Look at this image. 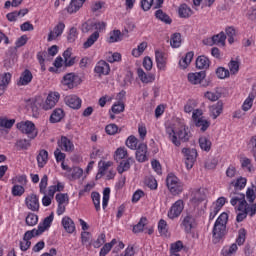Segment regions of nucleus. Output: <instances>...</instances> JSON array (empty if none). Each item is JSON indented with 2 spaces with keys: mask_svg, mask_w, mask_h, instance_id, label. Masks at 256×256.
Instances as JSON below:
<instances>
[{
  "mask_svg": "<svg viewBox=\"0 0 256 256\" xmlns=\"http://www.w3.org/2000/svg\"><path fill=\"white\" fill-rule=\"evenodd\" d=\"M64 102H65V105H67V107H70V109L77 110V109H81L83 100H81V98H79V96L75 94H70L65 96Z\"/></svg>",
  "mask_w": 256,
  "mask_h": 256,
  "instance_id": "22",
  "label": "nucleus"
},
{
  "mask_svg": "<svg viewBox=\"0 0 256 256\" xmlns=\"http://www.w3.org/2000/svg\"><path fill=\"white\" fill-rule=\"evenodd\" d=\"M181 153L184 157L186 169L191 171V169H193V165H195V162L197 161V157L199 156L197 150L191 148H183Z\"/></svg>",
  "mask_w": 256,
  "mask_h": 256,
  "instance_id": "14",
  "label": "nucleus"
},
{
  "mask_svg": "<svg viewBox=\"0 0 256 256\" xmlns=\"http://www.w3.org/2000/svg\"><path fill=\"white\" fill-rule=\"evenodd\" d=\"M61 225L66 233H69L70 235L73 234L74 231H76L75 222L69 216H64L62 218Z\"/></svg>",
  "mask_w": 256,
  "mask_h": 256,
  "instance_id": "28",
  "label": "nucleus"
},
{
  "mask_svg": "<svg viewBox=\"0 0 256 256\" xmlns=\"http://www.w3.org/2000/svg\"><path fill=\"white\" fill-rule=\"evenodd\" d=\"M198 103L197 100L195 99H189L185 104H184V113H188V115L193 114V111H196L195 109L197 107Z\"/></svg>",
  "mask_w": 256,
  "mask_h": 256,
  "instance_id": "49",
  "label": "nucleus"
},
{
  "mask_svg": "<svg viewBox=\"0 0 256 256\" xmlns=\"http://www.w3.org/2000/svg\"><path fill=\"white\" fill-rule=\"evenodd\" d=\"M48 161H49V152H47V150L45 149L40 150L37 155L38 167L40 169H43V167L47 165Z\"/></svg>",
  "mask_w": 256,
  "mask_h": 256,
  "instance_id": "35",
  "label": "nucleus"
},
{
  "mask_svg": "<svg viewBox=\"0 0 256 256\" xmlns=\"http://www.w3.org/2000/svg\"><path fill=\"white\" fill-rule=\"evenodd\" d=\"M81 77L75 73H68L63 76L61 80V85L64 91H69V89H75L81 85Z\"/></svg>",
  "mask_w": 256,
  "mask_h": 256,
  "instance_id": "10",
  "label": "nucleus"
},
{
  "mask_svg": "<svg viewBox=\"0 0 256 256\" xmlns=\"http://www.w3.org/2000/svg\"><path fill=\"white\" fill-rule=\"evenodd\" d=\"M229 220V214L223 212L217 218L213 228V242L219 243L222 237H225L227 231V221Z\"/></svg>",
  "mask_w": 256,
  "mask_h": 256,
  "instance_id": "4",
  "label": "nucleus"
},
{
  "mask_svg": "<svg viewBox=\"0 0 256 256\" xmlns=\"http://www.w3.org/2000/svg\"><path fill=\"white\" fill-rule=\"evenodd\" d=\"M181 229L185 231V233H191L195 227H197V220L193 212H187L183 217L182 222L180 224Z\"/></svg>",
  "mask_w": 256,
  "mask_h": 256,
  "instance_id": "15",
  "label": "nucleus"
},
{
  "mask_svg": "<svg viewBox=\"0 0 256 256\" xmlns=\"http://www.w3.org/2000/svg\"><path fill=\"white\" fill-rule=\"evenodd\" d=\"M53 219V214H50L48 217L44 218V220L38 225L37 229L34 228L32 230L26 231L23 239L26 241H31L33 237H39V235H43L45 231H49V228L53 224Z\"/></svg>",
  "mask_w": 256,
  "mask_h": 256,
  "instance_id": "5",
  "label": "nucleus"
},
{
  "mask_svg": "<svg viewBox=\"0 0 256 256\" xmlns=\"http://www.w3.org/2000/svg\"><path fill=\"white\" fill-rule=\"evenodd\" d=\"M24 204L29 211H33L34 213L39 211V196L33 193L28 194L24 200Z\"/></svg>",
  "mask_w": 256,
  "mask_h": 256,
  "instance_id": "17",
  "label": "nucleus"
},
{
  "mask_svg": "<svg viewBox=\"0 0 256 256\" xmlns=\"http://www.w3.org/2000/svg\"><path fill=\"white\" fill-rule=\"evenodd\" d=\"M58 147H60L62 151H66L67 153H71V151L75 150V145L66 136H62L60 140H58Z\"/></svg>",
  "mask_w": 256,
  "mask_h": 256,
  "instance_id": "27",
  "label": "nucleus"
},
{
  "mask_svg": "<svg viewBox=\"0 0 256 256\" xmlns=\"http://www.w3.org/2000/svg\"><path fill=\"white\" fill-rule=\"evenodd\" d=\"M215 74L218 79H229L231 77V73L229 72V69L220 66L216 69Z\"/></svg>",
  "mask_w": 256,
  "mask_h": 256,
  "instance_id": "50",
  "label": "nucleus"
},
{
  "mask_svg": "<svg viewBox=\"0 0 256 256\" xmlns=\"http://www.w3.org/2000/svg\"><path fill=\"white\" fill-rule=\"evenodd\" d=\"M149 47V44L146 41H143L137 45L136 48H133L131 51L132 57H135L136 59H139L147 51V48Z\"/></svg>",
  "mask_w": 256,
  "mask_h": 256,
  "instance_id": "32",
  "label": "nucleus"
},
{
  "mask_svg": "<svg viewBox=\"0 0 256 256\" xmlns=\"http://www.w3.org/2000/svg\"><path fill=\"white\" fill-rule=\"evenodd\" d=\"M240 165L244 171H247L248 173H253L255 171V167L253 166V162L251 159L247 157H241L240 158Z\"/></svg>",
  "mask_w": 256,
  "mask_h": 256,
  "instance_id": "45",
  "label": "nucleus"
},
{
  "mask_svg": "<svg viewBox=\"0 0 256 256\" xmlns=\"http://www.w3.org/2000/svg\"><path fill=\"white\" fill-rule=\"evenodd\" d=\"M221 113H223V102L222 101H218L216 104L209 106V115L213 119H217V117H219V115H221Z\"/></svg>",
  "mask_w": 256,
  "mask_h": 256,
  "instance_id": "31",
  "label": "nucleus"
},
{
  "mask_svg": "<svg viewBox=\"0 0 256 256\" xmlns=\"http://www.w3.org/2000/svg\"><path fill=\"white\" fill-rule=\"evenodd\" d=\"M91 199H92V203L95 207V210L101 211V194H99L98 192H92Z\"/></svg>",
  "mask_w": 256,
  "mask_h": 256,
  "instance_id": "57",
  "label": "nucleus"
},
{
  "mask_svg": "<svg viewBox=\"0 0 256 256\" xmlns=\"http://www.w3.org/2000/svg\"><path fill=\"white\" fill-rule=\"evenodd\" d=\"M155 15L156 18L159 19V21H162L163 23L170 25L172 21L171 17H169V15H167L165 12H163V10H157Z\"/></svg>",
  "mask_w": 256,
  "mask_h": 256,
  "instance_id": "60",
  "label": "nucleus"
},
{
  "mask_svg": "<svg viewBox=\"0 0 256 256\" xmlns=\"http://www.w3.org/2000/svg\"><path fill=\"white\" fill-rule=\"evenodd\" d=\"M16 127L23 133V135H26L28 139H35L39 135V130L37 129V126H35V123L32 121L26 120L18 122Z\"/></svg>",
  "mask_w": 256,
  "mask_h": 256,
  "instance_id": "7",
  "label": "nucleus"
},
{
  "mask_svg": "<svg viewBox=\"0 0 256 256\" xmlns=\"http://www.w3.org/2000/svg\"><path fill=\"white\" fill-rule=\"evenodd\" d=\"M56 201L58 205H69V195L64 193H59L56 195Z\"/></svg>",
  "mask_w": 256,
  "mask_h": 256,
  "instance_id": "63",
  "label": "nucleus"
},
{
  "mask_svg": "<svg viewBox=\"0 0 256 256\" xmlns=\"http://www.w3.org/2000/svg\"><path fill=\"white\" fill-rule=\"evenodd\" d=\"M127 149L125 147H119L114 152V159L115 161H122V159H127Z\"/></svg>",
  "mask_w": 256,
  "mask_h": 256,
  "instance_id": "54",
  "label": "nucleus"
},
{
  "mask_svg": "<svg viewBox=\"0 0 256 256\" xmlns=\"http://www.w3.org/2000/svg\"><path fill=\"white\" fill-rule=\"evenodd\" d=\"M65 189V184L62 182H57L56 184H53L48 187L47 192L44 194L42 198V205L44 207H49L51 205V202L53 201V197H55V193L61 192Z\"/></svg>",
  "mask_w": 256,
  "mask_h": 256,
  "instance_id": "11",
  "label": "nucleus"
},
{
  "mask_svg": "<svg viewBox=\"0 0 256 256\" xmlns=\"http://www.w3.org/2000/svg\"><path fill=\"white\" fill-rule=\"evenodd\" d=\"M12 75L9 72L0 74V86L7 89L11 84Z\"/></svg>",
  "mask_w": 256,
  "mask_h": 256,
  "instance_id": "51",
  "label": "nucleus"
},
{
  "mask_svg": "<svg viewBox=\"0 0 256 256\" xmlns=\"http://www.w3.org/2000/svg\"><path fill=\"white\" fill-rule=\"evenodd\" d=\"M85 1L87 0H71L69 5L66 7L67 13L73 15V13H77L83 5H85Z\"/></svg>",
  "mask_w": 256,
  "mask_h": 256,
  "instance_id": "29",
  "label": "nucleus"
},
{
  "mask_svg": "<svg viewBox=\"0 0 256 256\" xmlns=\"http://www.w3.org/2000/svg\"><path fill=\"white\" fill-rule=\"evenodd\" d=\"M135 160H133V158H127L126 160H123L119 163V165L117 166V172L120 175H123V173H125L126 171H129V169H131V164L134 163Z\"/></svg>",
  "mask_w": 256,
  "mask_h": 256,
  "instance_id": "40",
  "label": "nucleus"
},
{
  "mask_svg": "<svg viewBox=\"0 0 256 256\" xmlns=\"http://www.w3.org/2000/svg\"><path fill=\"white\" fill-rule=\"evenodd\" d=\"M227 203V198L225 197H219L215 202L212 203L210 207V215H209V220L213 221L215 217H217V214L221 209H223V206Z\"/></svg>",
  "mask_w": 256,
  "mask_h": 256,
  "instance_id": "16",
  "label": "nucleus"
},
{
  "mask_svg": "<svg viewBox=\"0 0 256 256\" xmlns=\"http://www.w3.org/2000/svg\"><path fill=\"white\" fill-rule=\"evenodd\" d=\"M65 117V111L61 108H56L50 115V123H59Z\"/></svg>",
  "mask_w": 256,
  "mask_h": 256,
  "instance_id": "44",
  "label": "nucleus"
},
{
  "mask_svg": "<svg viewBox=\"0 0 256 256\" xmlns=\"http://www.w3.org/2000/svg\"><path fill=\"white\" fill-rule=\"evenodd\" d=\"M31 81H33V74L29 70H24L23 73L20 75L17 85L19 87H23L25 85H29Z\"/></svg>",
  "mask_w": 256,
  "mask_h": 256,
  "instance_id": "33",
  "label": "nucleus"
},
{
  "mask_svg": "<svg viewBox=\"0 0 256 256\" xmlns=\"http://www.w3.org/2000/svg\"><path fill=\"white\" fill-rule=\"evenodd\" d=\"M111 72V67L109 66V63H107L104 60H100L97 62L95 68H94V73L98 75V77H103L105 75H108Z\"/></svg>",
  "mask_w": 256,
  "mask_h": 256,
  "instance_id": "23",
  "label": "nucleus"
},
{
  "mask_svg": "<svg viewBox=\"0 0 256 256\" xmlns=\"http://www.w3.org/2000/svg\"><path fill=\"white\" fill-rule=\"evenodd\" d=\"M231 185H233V187L235 189H245L246 185H247V178L245 177H240L234 181H232Z\"/></svg>",
  "mask_w": 256,
  "mask_h": 256,
  "instance_id": "59",
  "label": "nucleus"
},
{
  "mask_svg": "<svg viewBox=\"0 0 256 256\" xmlns=\"http://www.w3.org/2000/svg\"><path fill=\"white\" fill-rule=\"evenodd\" d=\"M26 225H28V227H35V225H37V223H39V216H37V214L29 212L26 216Z\"/></svg>",
  "mask_w": 256,
  "mask_h": 256,
  "instance_id": "53",
  "label": "nucleus"
},
{
  "mask_svg": "<svg viewBox=\"0 0 256 256\" xmlns=\"http://www.w3.org/2000/svg\"><path fill=\"white\" fill-rule=\"evenodd\" d=\"M12 185H27V176L26 175H17L11 179Z\"/></svg>",
  "mask_w": 256,
  "mask_h": 256,
  "instance_id": "62",
  "label": "nucleus"
},
{
  "mask_svg": "<svg viewBox=\"0 0 256 256\" xmlns=\"http://www.w3.org/2000/svg\"><path fill=\"white\" fill-rule=\"evenodd\" d=\"M55 159L57 163H61L63 171H69V166L65 165V153L61 152L59 149H56L54 152Z\"/></svg>",
  "mask_w": 256,
  "mask_h": 256,
  "instance_id": "46",
  "label": "nucleus"
},
{
  "mask_svg": "<svg viewBox=\"0 0 256 256\" xmlns=\"http://www.w3.org/2000/svg\"><path fill=\"white\" fill-rule=\"evenodd\" d=\"M158 231H159L160 235H162L163 237H167V235L169 233V227L167 226V221L160 220L158 222Z\"/></svg>",
  "mask_w": 256,
  "mask_h": 256,
  "instance_id": "61",
  "label": "nucleus"
},
{
  "mask_svg": "<svg viewBox=\"0 0 256 256\" xmlns=\"http://www.w3.org/2000/svg\"><path fill=\"white\" fill-rule=\"evenodd\" d=\"M148 147L145 143H140L138 145V149L136 150V160L138 163H145V161H149Z\"/></svg>",
  "mask_w": 256,
  "mask_h": 256,
  "instance_id": "24",
  "label": "nucleus"
},
{
  "mask_svg": "<svg viewBox=\"0 0 256 256\" xmlns=\"http://www.w3.org/2000/svg\"><path fill=\"white\" fill-rule=\"evenodd\" d=\"M107 31V22L103 20H88L82 24V33H91L90 36L83 43V49H90V47L99 41L101 33Z\"/></svg>",
  "mask_w": 256,
  "mask_h": 256,
  "instance_id": "3",
  "label": "nucleus"
},
{
  "mask_svg": "<svg viewBox=\"0 0 256 256\" xmlns=\"http://www.w3.org/2000/svg\"><path fill=\"white\" fill-rule=\"evenodd\" d=\"M107 43H119L123 41V33L120 30H112L108 33Z\"/></svg>",
  "mask_w": 256,
  "mask_h": 256,
  "instance_id": "34",
  "label": "nucleus"
},
{
  "mask_svg": "<svg viewBox=\"0 0 256 256\" xmlns=\"http://www.w3.org/2000/svg\"><path fill=\"white\" fill-rule=\"evenodd\" d=\"M134 233H141V231H145L148 235L153 233V225L149 224V220L147 218H141L140 221L133 227Z\"/></svg>",
  "mask_w": 256,
  "mask_h": 256,
  "instance_id": "21",
  "label": "nucleus"
},
{
  "mask_svg": "<svg viewBox=\"0 0 256 256\" xmlns=\"http://www.w3.org/2000/svg\"><path fill=\"white\" fill-rule=\"evenodd\" d=\"M183 211H185V201L183 199H178L170 206L167 212V217L172 221L174 219H179Z\"/></svg>",
  "mask_w": 256,
  "mask_h": 256,
  "instance_id": "13",
  "label": "nucleus"
},
{
  "mask_svg": "<svg viewBox=\"0 0 256 256\" xmlns=\"http://www.w3.org/2000/svg\"><path fill=\"white\" fill-rule=\"evenodd\" d=\"M256 93L255 92H250L248 97L244 100L242 103L241 109L245 113L247 111H251V108L253 107V102L255 101Z\"/></svg>",
  "mask_w": 256,
  "mask_h": 256,
  "instance_id": "38",
  "label": "nucleus"
},
{
  "mask_svg": "<svg viewBox=\"0 0 256 256\" xmlns=\"http://www.w3.org/2000/svg\"><path fill=\"white\" fill-rule=\"evenodd\" d=\"M166 134L169 141L175 145V147H181L182 143H187L191 139V131L185 123L175 120L166 126Z\"/></svg>",
  "mask_w": 256,
  "mask_h": 256,
  "instance_id": "2",
  "label": "nucleus"
},
{
  "mask_svg": "<svg viewBox=\"0 0 256 256\" xmlns=\"http://www.w3.org/2000/svg\"><path fill=\"white\" fill-rule=\"evenodd\" d=\"M137 75L140 81L145 84L154 83L155 81V74L153 73H145V71L141 68L137 70Z\"/></svg>",
  "mask_w": 256,
  "mask_h": 256,
  "instance_id": "30",
  "label": "nucleus"
},
{
  "mask_svg": "<svg viewBox=\"0 0 256 256\" xmlns=\"http://www.w3.org/2000/svg\"><path fill=\"white\" fill-rule=\"evenodd\" d=\"M112 167L113 161L101 160L98 163V173L96 174V179H101V177H104L105 173H107Z\"/></svg>",
  "mask_w": 256,
  "mask_h": 256,
  "instance_id": "26",
  "label": "nucleus"
},
{
  "mask_svg": "<svg viewBox=\"0 0 256 256\" xmlns=\"http://www.w3.org/2000/svg\"><path fill=\"white\" fill-rule=\"evenodd\" d=\"M61 99V94L57 91L48 92L46 99L38 96L27 102L28 111H32L33 117H37L40 111H51L59 100Z\"/></svg>",
  "mask_w": 256,
  "mask_h": 256,
  "instance_id": "1",
  "label": "nucleus"
},
{
  "mask_svg": "<svg viewBox=\"0 0 256 256\" xmlns=\"http://www.w3.org/2000/svg\"><path fill=\"white\" fill-rule=\"evenodd\" d=\"M226 39L227 36L225 35V32H220L219 34H216L211 38L205 39L204 45H209L210 47L213 45H220L221 47H225Z\"/></svg>",
  "mask_w": 256,
  "mask_h": 256,
  "instance_id": "19",
  "label": "nucleus"
},
{
  "mask_svg": "<svg viewBox=\"0 0 256 256\" xmlns=\"http://www.w3.org/2000/svg\"><path fill=\"white\" fill-rule=\"evenodd\" d=\"M230 204L235 207L236 211H245L247 207V201L245 200V194H237L236 196L232 197L230 200Z\"/></svg>",
  "mask_w": 256,
  "mask_h": 256,
  "instance_id": "20",
  "label": "nucleus"
},
{
  "mask_svg": "<svg viewBox=\"0 0 256 256\" xmlns=\"http://www.w3.org/2000/svg\"><path fill=\"white\" fill-rule=\"evenodd\" d=\"M63 31H65V23L59 22L49 31L47 41H57L63 35Z\"/></svg>",
  "mask_w": 256,
  "mask_h": 256,
  "instance_id": "18",
  "label": "nucleus"
},
{
  "mask_svg": "<svg viewBox=\"0 0 256 256\" xmlns=\"http://www.w3.org/2000/svg\"><path fill=\"white\" fill-rule=\"evenodd\" d=\"M186 79L189 85H201V87H209V81L207 79V72L198 71V72H189L186 75Z\"/></svg>",
  "mask_w": 256,
  "mask_h": 256,
  "instance_id": "8",
  "label": "nucleus"
},
{
  "mask_svg": "<svg viewBox=\"0 0 256 256\" xmlns=\"http://www.w3.org/2000/svg\"><path fill=\"white\" fill-rule=\"evenodd\" d=\"M237 244H232L229 247L223 249L222 253L224 256H234L237 253Z\"/></svg>",
  "mask_w": 256,
  "mask_h": 256,
  "instance_id": "64",
  "label": "nucleus"
},
{
  "mask_svg": "<svg viewBox=\"0 0 256 256\" xmlns=\"http://www.w3.org/2000/svg\"><path fill=\"white\" fill-rule=\"evenodd\" d=\"M117 245V239H112L111 242L104 244V246L101 248L99 255L100 256H106L113 247Z\"/></svg>",
  "mask_w": 256,
  "mask_h": 256,
  "instance_id": "52",
  "label": "nucleus"
},
{
  "mask_svg": "<svg viewBox=\"0 0 256 256\" xmlns=\"http://www.w3.org/2000/svg\"><path fill=\"white\" fill-rule=\"evenodd\" d=\"M181 43H183V39L181 38V34L174 33L170 37V45L173 49H179L181 47Z\"/></svg>",
  "mask_w": 256,
  "mask_h": 256,
  "instance_id": "48",
  "label": "nucleus"
},
{
  "mask_svg": "<svg viewBox=\"0 0 256 256\" xmlns=\"http://www.w3.org/2000/svg\"><path fill=\"white\" fill-rule=\"evenodd\" d=\"M193 57H195V53L192 51L185 54L184 57H182L179 61V66L182 69H187L191 65V61H193Z\"/></svg>",
  "mask_w": 256,
  "mask_h": 256,
  "instance_id": "43",
  "label": "nucleus"
},
{
  "mask_svg": "<svg viewBox=\"0 0 256 256\" xmlns=\"http://www.w3.org/2000/svg\"><path fill=\"white\" fill-rule=\"evenodd\" d=\"M138 143H139V140L137 139V137H135L134 135H131L126 140V147H128V149H131L132 151H135L138 149L137 147Z\"/></svg>",
  "mask_w": 256,
  "mask_h": 256,
  "instance_id": "56",
  "label": "nucleus"
},
{
  "mask_svg": "<svg viewBox=\"0 0 256 256\" xmlns=\"http://www.w3.org/2000/svg\"><path fill=\"white\" fill-rule=\"evenodd\" d=\"M183 250V242L177 241L170 246V255H179L180 251Z\"/></svg>",
  "mask_w": 256,
  "mask_h": 256,
  "instance_id": "58",
  "label": "nucleus"
},
{
  "mask_svg": "<svg viewBox=\"0 0 256 256\" xmlns=\"http://www.w3.org/2000/svg\"><path fill=\"white\" fill-rule=\"evenodd\" d=\"M15 125V119H9L7 117L0 118V129H11Z\"/></svg>",
  "mask_w": 256,
  "mask_h": 256,
  "instance_id": "55",
  "label": "nucleus"
},
{
  "mask_svg": "<svg viewBox=\"0 0 256 256\" xmlns=\"http://www.w3.org/2000/svg\"><path fill=\"white\" fill-rule=\"evenodd\" d=\"M239 67H241V62L237 59H232L228 63V71L230 75H237L239 73Z\"/></svg>",
  "mask_w": 256,
  "mask_h": 256,
  "instance_id": "47",
  "label": "nucleus"
},
{
  "mask_svg": "<svg viewBox=\"0 0 256 256\" xmlns=\"http://www.w3.org/2000/svg\"><path fill=\"white\" fill-rule=\"evenodd\" d=\"M199 147L206 153H209L211 151V147L213 143L211 142V139L207 136H201L198 140Z\"/></svg>",
  "mask_w": 256,
  "mask_h": 256,
  "instance_id": "42",
  "label": "nucleus"
},
{
  "mask_svg": "<svg viewBox=\"0 0 256 256\" xmlns=\"http://www.w3.org/2000/svg\"><path fill=\"white\" fill-rule=\"evenodd\" d=\"M211 65V60L205 55L198 56L196 58V69H209Z\"/></svg>",
  "mask_w": 256,
  "mask_h": 256,
  "instance_id": "36",
  "label": "nucleus"
},
{
  "mask_svg": "<svg viewBox=\"0 0 256 256\" xmlns=\"http://www.w3.org/2000/svg\"><path fill=\"white\" fill-rule=\"evenodd\" d=\"M192 121L198 129H200L202 132H205L211 127V121L207 119L205 116H203V110L196 109L192 113Z\"/></svg>",
  "mask_w": 256,
  "mask_h": 256,
  "instance_id": "9",
  "label": "nucleus"
},
{
  "mask_svg": "<svg viewBox=\"0 0 256 256\" xmlns=\"http://www.w3.org/2000/svg\"><path fill=\"white\" fill-rule=\"evenodd\" d=\"M178 15L180 19H189L193 15V10L187 4L178 7Z\"/></svg>",
  "mask_w": 256,
  "mask_h": 256,
  "instance_id": "39",
  "label": "nucleus"
},
{
  "mask_svg": "<svg viewBox=\"0 0 256 256\" xmlns=\"http://www.w3.org/2000/svg\"><path fill=\"white\" fill-rule=\"evenodd\" d=\"M155 59L159 71H165L167 69V55L161 50L155 51Z\"/></svg>",
  "mask_w": 256,
  "mask_h": 256,
  "instance_id": "25",
  "label": "nucleus"
},
{
  "mask_svg": "<svg viewBox=\"0 0 256 256\" xmlns=\"http://www.w3.org/2000/svg\"><path fill=\"white\" fill-rule=\"evenodd\" d=\"M209 196V190L204 187L193 188L190 191V202L194 205H199L204 201H207Z\"/></svg>",
  "mask_w": 256,
  "mask_h": 256,
  "instance_id": "12",
  "label": "nucleus"
},
{
  "mask_svg": "<svg viewBox=\"0 0 256 256\" xmlns=\"http://www.w3.org/2000/svg\"><path fill=\"white\" fill-rule=\"evenodd\" d=\"M123 111H125V104L122 102L114 103L109 111L110 119H115V115H119V113H123Z\"/></svg>",
  "mask_w": 256,
  "mask_h": 256,
  "instance_id": "41",
  "label": "nucleus"
},
{
  "mask_svg": "<svg viewBox=\"0 0 256 256\" xmlns=\"http://www.w3.org/2000/svg\"><path fill=\"white\" fill-rule=\"evenodd\" d=\"M166 187L171 195L174 196L181 195L185 188L183 182H181V180L173 173L168 174L166 178Z\"/></svg>",
  "mask_w": 256,
  "mask_h": 256,
  "instance_id": "6",
  "label": "nucleus"
},
{
  "mask_svg": "<svg viewBox=\"0 0 256 256\" xmlns=\"http://www.w3.org/2000/svg\"><path fill=\"white\" fill-rule=\"evenodd\" d=\"M69 172L68 179L70 181H77L81 177H83V168L80 167H73L66 170Z\"/></svg>",
  "mask_w": 256,
  "mask_h": 256,
  "instance_id": "37",
  "label": "nucleus"
}]
</instances>
